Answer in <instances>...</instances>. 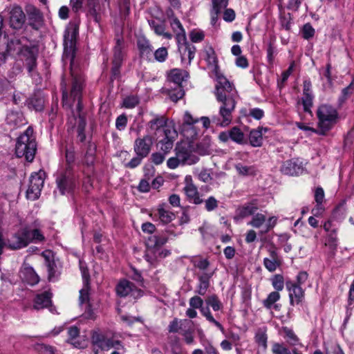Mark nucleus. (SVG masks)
Instances as JSON below:
<instances>
[{"instance_id": "17", "label": "nucleus", "mask_w": 354, "mask_h": 354, "mask_svg": "<svg viewBox=\"0 0 354 354\" xmlns=\"http://www.w3.org/2000/svg\"><path fill=\"white\" fill-rule=\"evenodd\" d=\"M9 22L12 28L15 30L21 29L26 19V15L21 8L18 6H13L10 10Z\"/></svg>"}, {"instance_id": "64", "label": "nucleus", "mask_w": 354, "mask_h": 354, "mask_svg": "<svg viewBox=\"0 0 354 354\" xmlns=\"http://www.w3.org/2000/svg\"><path fill=\"white\" fill-rule=\"evenodd\" d=\"M189 37L192 42L198 43L204 39L205 34L202 30H194L190 32Z\"/></svg>"}, {"instance_id": "21", "label": "nucleus", "mask_w": 354, "mask_h": 354, "mask_svg": "<svg viewBox=\"0 0 354 354\" xmlns=\"http://www.w3.org/2000/svg\"><path fill=\"white\" fill-rule=\"evenodd\" d=\"M137 47L139 55L142 59L153 62V49L150 41L145 37H140L137 40Z\"/></svg>"}, {"instance_id": "29", "label": "nucleus", "mask_w": 354, "mask_h": 354, "mask_svg": "<svg viewBox=\"0 0 354 354\" xmlns=\"http://www.w3.org/2000/svg\"><path fill=\"white\" fill-rule=\"evenodd\" d=\"M180 54L181 63L184 66H189L194 58L196 48L193 44L182 45L178 48Z\"/></svg>"}, {"instance_id": "52", "label": "nucleus", "mask_w": 354, "mask_h": 354, "mask_svg": "<svg viewBox=\"0 0 354 354\" xmlns=\"http://www.w3.org/2000/svg\"><path fill=\"white\" fill-rule=\"evenodd\" d=\"M266 221V217L261 213H256L253 215L252 220L248 223L255 228H260Z\"/></svg>"}, {"instance_id": "2", "label": "nucleus", "mask_w": 354, "mask_h": 354, "mask_svg": "<svg viewBox=\"0 0 354 354\" xmlns=\"http://www.w3.org/2000/svg\"><path fill=\"white\" fill-rule=\"evenodd\" d=\"M216 80L214 94L221 106L218 115L212 116V120L215 125L225 127L232 122L237 92L234 85L222 74L216 76Z\"/></svg>"}, {"instance_id": "59", "label": "nucleus", "mask_w": 354, "mask_h": 354, "mask_svg": "<svg viewBox=\"0 0 354 354\" xmlns=\"http://www.w3.org/2000/svg\"><path fill=\"white\" fill-rule=\"evenodd\" d=\"M139 104V99L137 96L130 95L124 99L123 106L127 109H133Z\"/></svg>"}, {"instance_id": "57", "label": "nucleus", "mask_w": 354, "mask_h": 354, "mask_svg": "<svg viewBox=\"0 0 354 354\" xmlns=\"http://www.w3.org/2000/svg\"><path fill=\"white\" fill-rule=\"evenodd\" d=\"M203 202L205 203V208L207 212L214 211L218 206V201L212 196L208 197Z\"/></svg>"}, {"instance_id": "38", "label": "nucleus", "mask_w": 354, "mask_h": 354, "mask_svg": "<svg viewBox=\"0 0 354 354\" xmlns=\"http://www.w3.org/2000/svg\"><path fill=\"white\" fill-rule=\"evenodd\" d=\"M96 151V145L95 143L89 142L87 146V149L84 156V163L91 169L93 173V165L95 162V156Z\"/></svg>"}, {"instance_id": "1", "label": "nucleus", "mask_w": 354, "mask_h": 354, "mask_svg": "<svg viewBox=\"0 0 354 354\" xmlns=\"http://www.w3.org/2000/svg\"><path fill=\"white\" fill-rule=\"evenodd\" d=\"M78 30L79 27L76 24L70 23L64 31L62 62L64 66L69 64L72 85L68 92L63 80L61 88L63 107L70 111L68 113V123L73 127H76L77 138L82 143L86 140V114L82 112V102L84 78L80 60L75 55Z\"/></svg>"}, {"instance_id": "7", "label": "nucleus", "mask_w": 354, "mask_h": 354, "mask_svg": "<svg viewBox=\"0 0 354 354\" xmlns=\"http://www.w3.org/2000/svg\"><path fill=\"white\" fill-rule=\"evenodd\" d=\"M115 41V44L112 50L113 57L111 69V78L112 80L120 77V68L127 56V50L123 38L120 36H117Z\"/></svg>"}, {"instance_id": "12", "label": "nucleus", "mask_w": 354, "mask_h": 354, "mask_svg": "<svg viewBox=\"0 0 354 354\" xmlns=\"http://www.w3.org/2000/svg\"><path fill=\"white\" fill-rule=\"evenodd\" d=\"M178 136L174 127H165L164 138L159 141L160 150L167 154L174 147V142Z\"/></svg>"}, {"instance_id": "58", "label": "nucleus", "mask_w": 354, "mask_h": 354, "mask_svg": "<svg viewBox=\"0 0 354 354\" xmlns=\"http://www.w3.org/2000/svg\"><path fill=\"white\" fill-rule=\"evenodd\" d=\"M65 158L66 162V167L73 169V164L75 162V153L73 148H67L65 151Z\"/></svg>"}, {"instance_id": "10", "label": "nucleus", "mask_w": 354, "mask_h": 354, "mask_svg": "<svg viewBox=\"0 0 354 354\" xmlns=\"http://www.w3.org/2000/svg\"><path fill=\"white\" fill-rule=\"evenodd\" d=\"M44 175L45 174L42 171L31 174L28 188L26 191L28 199L35 201L39 197L44 183Z\"/></svg>"}, {"instance_id": "60", "label": "nucleus", "mask_w": 354, "mask_h": 354, "mask_svg": "<svg viewBox=\"0 0 354 354\" xmlns=\"http://www.w3.org/2000/svg\"><path fill=\"white\" fill-rule=\"evenodd\" d=\"M315 32V29L313 28L310 24L307 23L304 25L301 30V34L304 39H309L313 37Z\"/></svg>"}, {"instance_id": "61", "label": "nucleus", "mask_w": 354, "mask_h": 354, "mask_svg": "<svg viewBox=\"0 0 354 354\" xmlns=\"http://www.w3.org/2000/svg\"><path fill=\"white\" fill-rule=\"evenodd\" d=\"M35 349L39 354H55V348L53 346L44 344L36 345Z\"/></svg>"}, {"instance_id": "9", "label": "nucleus", "mask_w": 354, "mask_h": 354, "mask_svg": "<svg viewBox=\"0 0 354 354\" xmlns=\"http://www.w3.org/2000/svg\"><path fill=\"white\" fill-rule=\"evenodd\" d=\"M174 151L175 155L181 160L182 165H192L199 160L198 156L195 154L194 147L191 142H177Z\"/></svg>"}, {"instance_id": "55", "label": "nucleus", "mask_w": 354, "mask_h": 354, "mask_svg": "<svg viewBox=\"0 0 354 354\" xmlns=\"http://www.w3.org/2000/svg\"><path fill=\"white\" fill-rule=\"evenodd\" d=\"M256 342L264 349L267 348L268 336L266 331L259 330L255 335Z\"/></svg>"}, {"instance_id": "31", "label": "nucleus", "mask_w": 354, "mask_h": 354, "mask_svg": "<svg viewBox=\"0 0 354 354\" xmlns=\"http://www.w3.org/2000/svg\"><path fill=\"white\" fill-rule=\"evenodd\" d=\"M27 14L30 26L34 29H39L43 21V16L41 12L35 7H30L27 10Z\"/></svg>"}, {"instance_id": "53", "label": "nucleus", "mask_w": 354, "mask_h": 354, "mask_svg": "<svg viewBox=\"0 0 354 354\" xmlns=\"http://www.w3.org/2000/svg\"><path fill=\"white\" fill-rule=\"evenodd\" d=\"M168 57V51L165 47H160L153 52V61L164 62Z\"/></svg>"}, {"instance_id": "35", "label": "nucleus", "mask_w": 354, "mask_h": 354, "mask_svg": "<svg viewBox=\"0 0 354 354\" xmlns=\"http://www.w3.org/2000/svg\"><path fill=\"white\" fill-rule=\"evenodd\" d=\"M195 152L198 153L201 156L209 155L212 153V140L209 136H205L200 142L196 145Z\"/></svg>"}, {"instance_id": "47", "label": "nucleus", "mask_w": 354, "mask_h": 354, "mask_svg": "<svg viewBox=\"0 0 354 354\" xmlns=\"http://www.w3.org/2000/svg\"><path fill=\"white\" fill-rule=\"evenodd\" d=\"M80 334V329L75 326H71L68 329V339H67V342L71 343L76 348H80V343L77 341H75V339L78 337Z\"/></svg>"}, {"instance_id": "26", "label": "nucleus", "mask_w": 354, "mask_h": 354, "mask_svg": "<svg viewBox=\"0 0 354 354\" xmlns=\"http://www.w3.org/2000/svg\"><path fill=\"white\" fill-rule=\"evenodd\" d=\"M165 127H172L167 125L166 120L163 116L156 115L154 118L151 120L147 125V131L149 134L156 135L158 133L162 131L165 134Z\"/></svg>"}, {"instance_id": "23", "label": "nucleus", "mask_w": 354, "mask_h": 354, "mask_svg": "<svg viewBox=\"0 0 354 354\" xmlns=\"http://www.w3.org/2000/svg\"><path fill=\"white\" fill-rule=\"evenodd\" d=\"M205 60L207 63L208 68L211 70V72L215 77L221 75L219 70L218 58L214 48L211 46L207 47L205 49Z\"/></svg>"}, {"instance_id": "36", "label": "nucleus", "mask_w": 354, "mask_h": 354, "mask_svg": "<svg viewBox=\"0 0 354 354\" xmlns=\"http://www.w3.org/2000/svg\"><path fill=\"white\" fill-rule=\"evenodd\" d=\"M51 304V293L44 292L38 294L34 300V308L35 309H41L47 308Z\"/></svg>"}, {"instance_id": "33", "label": "nucleus", "mask_w": 354, "mask_h": 354, "mask_svg": "<svg viewBox=\"0 0 354 354\" xmlns=\"http://www.w3.org/2000/svg\"><path fill=\"white\" fill-rule=\"evenodd\" d=\"M267 128L258 127L250 131L249 141L253 147H259L263 144V132H267Z\"/></svg>"}, {"instance_id": "5", "label": "nucleus", "mask_w": 354, "mask_h": 354, "mask_svg": "<svg viewBox=\"0 0 354 354\" xmlns=\"http://www.w3.org/2000/svg\"><path fill=\"white\" fill-rule=\"evenodd\" d=\"M168 241V236L164 233H158L150 235L146 239V252L145 259L150 264L155 263L159 258H165L170 252L162 249V246Z\"/></svg>"}, {"instance_id": "18", "label": "nucleus", "mask_w": 354, "mask_h": 354, "mask_svg": "<svg viewBox=\"0 0 354 354\" xmlns=\"http://www.w3.org/2000/svg\"><path fill=\"white\" fill-rule=\"evenodd\" d=\"M45 102V95L43 91L37 90L26 100V104L30 110L41 111L44 108Z\"/></svg>"}, {"instance_id": "43", "label": "nucleus", "mask_w": 354, "mask_h": 354, "mask_svg": "<svg viewBox=\"0 0 354 354\" xmlns=\"http://www.w3.org/2000/svg\"><path fill=\"white\" fill-rule=\"evenodd\" d=\"M258 210V207L254 203H248L239 209V216L241 218H245L249 216H253Z\"/></svg>"}, {"instance_id": "30", "label": "nucleus", "mask_w": 354, "mask_h": 354, "mask_svg": "<svg viewBox=\"0 0 354 354\" xmlns=\"http://www.w3.org/2000/svg\"><path fill=\"white\" fill-rule=\"evenodd\" d=\"M28 245L25 229L15 233L9 240V247L17 250L24 248Z\"/></svg>"}, {"instance_id": "51", "label": "nucleus", "mask_w": 354, "mask_h": 354, "mask_svg": "<svg viewBox=\"0 0 354 354\" xmlns=\"http://www.w3.org/2000/svg\"><path fill=\"white\" fill-rule=\"evenodd\" d=\"M271 283L275 291L279 292L281 291L284 288V284L286 282L284 281V278L283 275L277 274H274L271 279Z\"/></svg>"}, {"instance_id": "22", "label": "nucleus", "mask_w": 354, "mask_h": 354, "mask_svg": "<svg viewBox=\"0 0 354 354\" xmlns=\"http://www.w3.org/2000/svg\"><path fill=\"white\" fill-rule=\"evenodd\" d=\"M44 258V264L47 268L48 279L50 281H55L59 274L57 271V265L53 260V256L51 252L46 251L42 253Z\"/></svg>"}, {"instance_id": "56", "label": "nucleus", "mask_w": 354, "mask_h": 354, "mask_svg": "<svg viewBox=\"0 0 354 354\" xmlns=\"http://www.w3.org/2000/svg\"><path fill=\"white\" fill-rule=\"evenodd\" d=\"M353 91L354 82H352L348 86L342 89L341 95L339 98L340 104L343 103L353 93Z\"/></svg>"}, {"instance_id": "6", "label": "nucleus", "mask_w": 354, "mask_h": 354, "mask_svg": "<svg viewBox=\"0 0 354 354\" xmlns=\"http://www.w3.org/2000/svg\"><path fill=\"white\" fill-rule=\"evenodd\" d=\"M317 127L319 134L324 135L337 123L338 113L329 104H322L317 110Z\"/></svg>"}, {"instance_id": "39", "label": "nucleus", "mask_w": 354, "mask_h": 354, "mask_svg": "<svg viewBox=\"0 0 354 354\" xmlns=\"http://www.w3.org/2000/svg\"><path fill=\"white\" fill-rule=\"evenodd\" d=\"M88 293L86 290L82 289L80 291V303L81 305H86L85 317L88 319H93V311L91 309V305L88 304Z\"/></svg>"}, {"instance_id": "16", "label": "nucleus", "mask_w": 354, "mask_h": 354, "mask_svg": "<svg viewBox=\"0 0 354 354\" xmlns=\"http://www.w3.org/2000/svg\"><path fill=\"white\" fill-rule=\"evenodd\" d=\"M280 171L285 175L298 176L302 174L304 167L298 159H291L283 162Z\"/></svg>"}, {"instance_id": "32", "label": "nucleus", "mask_w": 354, "mask_h": 354, "mask_svg": "<svg viewBox=\"0 0 354 354\" xmlns=\"http://www.w3.org/2000/svg\"><path fill=\"white\" fill-rule=\"evenodd\" d=\"M188 77V72L180 68L171 69L168 75V80L174 83L176 86H182V82L185 81Z\"/></svg>"}, {"instance_id": "40", "label": "nucleus", "mask_w": 354, "mask_h": 354, "mask_svg": "<svg viewBox=\"0 0 354 354\" xmlns=\"http://www.w3.org/2000/svg\"><path fill=\"white\" fill-rule=\"evenodd\" d=\"M26 239L28 241V243L29 244L30 242L39 243L41 242L44 240V236L41 233V232L38 229L30 230L28 227H24Z\"/></svg>"}, {"instance_id": "3", "label": "nucleus", "mask_w": 354, "mask_h": 354, "mask_svg": "<svg viewBox=\"0 0 354 354\" xmlns=\"http://www.w3.org/2000/svg\"><path fill=\"white\" fill-rule=\"evenodd\" d=\"M16 44L17 55L21 62H23L28 73L33 77L37 74V58L39 56V47L37 45H21L19 41L15 43L10 41L7 46V50L11 52L12 46Z\"/></svg>"}, {"instance_id": "11", "label": "nucleus", "mask_w": 354, "mask_h": 354, "mask_svg": "<svg viewBox=\"0 0 354 354\" xmlns=\"http://www.w3.org/2000/svg\"><path fill=\"white\" fill-rule=\"evenodd\" d=\"M117 294L121 297H129L137 299L142 296V291L138 288L133 283L127 280H122L116 286Z\"/></svg>"}, {"instance_id": "25", "label": "nucleus", "mask_w": 354, "mask_h": 354, "mask_svg": "<svg viewBox=\"0 0 354 354\" xmlns=\"http://www.w3.org/2000/svg\"><path fill=\"white\" fill-rule=\"evenodd\" d=\"M186 185L184 187L185 192L189 201L196 205L203 203V200L200 197L196 187L192 183V178L189 176L185 177Z\"/></svg>"}, {"instance_id": "20", "label": "nucleus", "mask_w": 354, "mask_h": 354, "mask_svg": "<svg viewBox=\"0 0 354 354\" xmlns=\"http://www.w3.org/2000/svg\"><path fill=\"white\" fill-rule=\"evenodd\" d=\"M153 220L159 221L162 224L171 222L175 215L173 212L165 208V204L159 205L157 209L150 214Z\"/></svg>"}, {"instance_id": "50", "label": "nucleus", "mask_w": 354, "mask_h": 354, "mask_svg": "<svg viewBox=\"0 0 354 354\" xmlns=\"http://www.w3.org/2000/svg\"><path fill=\"white\" fill-rule=\"evenodd\" d=\"M271 351L272 354H292L291 351L283 342H273Z\"/></svg>"}, {"instance_id": "44", "label": "nucleus", "mask_w": 354, "mask_h": 354, "mask_svg": "<svg viewBox=\"0 0 354 354\" xmlns=\"http://www.w3.org/2000/svg\"><path fill=\"white\" fill-rule=\"evenodd\" d=\"M337 229H332L331 232L327 234L325 240V245L331 250H335L337 247Z\"/></svg>"}, {"instance_id": "62", "label": "nucleus", "mask_w": 354, "mask_h": 354, "mask_svg": "<svg viewBox=\"0 0 354 354\" xmlns=\"http://www.w3.org/2000/svg\"><path fill=\"white\" fill-rule=\"evenodd\" d=\"M263 265L270 272H274L279 266L280 263L274 259L265 258L263 259Z\"/></svg>"}, {"instance_id": "37", "label": "nucleus", "mask_w": 354, "mask_h": 354, "mask_svg": "<svg viewBox=\"0 0 354 354\" xmlns=\"http://www.w3.org/2000/svg\"><path fill=\"white\" fill-rule=\"evenodd\" d=\"M281 298L279 292L277 291L271 292L266 299L263 301V305L267 309H274L278 310L280 308L279 304H275Z\"/></svg>"}, {"instance_id": "45", "label": "nucleus", "mask_w": 354, "mask_h": 354, "mask_svg": "<svg viewBox=\"0 0 354 354\" xmlns=\"http://www.w3.org/2000/svg\"><path fill=\"white\" fill-rule=\"evenodd\" d=\"M200 311L201 313V314L206 318V319L213 324L215 326H216L221 331H223L224 330V328L223 326H222V324L218 322V321H216L213 315H212L211 312H210V310L209 308V306L206 307V308H204L203 306H201V308H200Z\"/></svg>"}, {"instance_id": "34", "label": "nucleus", "mask_w": 354, "mask_h": 354, "mask_svg": "<svg viewBox=\"0 0 354 354\" xmlns=\"http://www.w3.org/2000/svg\"><path fill=\"white\" fill-rule=\"evenodd\" d=\"M148 23L151 28L157 35L162 36L167 39H171L173 37L172 34L165 31V25L162 21L151 19L149 20Z\"/></svg>"}, {"instance_id": "15", "label": "nucleus", "mask_w": 354, "mask_h": 354, "mask_svg": "<svg viewBox=\"0 0 354 354\" xmlns=\"http://www.w3.org/2000/svg\"><path fill=\"white\" fill-rule=\"evenodd\" d=\"M286 287L289 292L290 304L295 306L302 302L304 299V290L299 286L293 283L292 280H286Z\"/></svg>"}, {"instance_id": "41", "label": "nucleus", "mask_w": 354, "mask_h": 354, "mask_svg": "<svg viewBox=\"0 0 354 354\" xmlns=\"http://www.w3.org/2000/svg\"><path fill=\"white\" fill-rule=\"evenodd\" d=\"M281 331L284 333V337L286 339L287 343L290 346H295L301 344L299 337L296 335L292 329L287 326H283Z\"/></svg>"}, {"instance_id": "4", "label": "nucleus", "mask_w": 354, "mask_h": 354, "mask_svg": "<svg viewBox=\"0 0 354 354\" xmlns=\"http://www.w3.org/2000/svg\"><path fill=\"white\" fill-rule=\"evenodd\" d=\"M37 151V142L34 130L29 126L17 139L15 153L19 158H24L29 162L33 161Z\"/></svg>"}, {"instance_id": "8", "label": "nucleus", "mask_w": 354, "mask_h": 354, "mask_svg": "<svg viewBox=\"0 0 354 354\" xmlns=\"http://www.w3.org/2000/svg\"><path fill=\"white\" fill-rule=\"evenodd\" d=\"M56 183L62 194L71 193L78 185V175L73 169L66 167L57 177Z\"/></svg>"}, {"instance_id": "48", "label": "nucleus", "mask_w": 354, "mask_h": 354, "mask_svg": "<svg viewBox=\"0 0 354 354\" xmlns=\"http://www.w3.org/2000/svg\"><path fill=\"white\" fill-rule=\"evenodd\" d=\"M234 168L237 173L243 176H253L255 174V169L252 166H246L241 163H237L234 165Z\"/></svg>"}, {"instance_id": "54", "label": "nucleus", "mask_w": 354, "mask_h": 354, "mask_svg": "<svg viewBox=\"0 0 354 354\" xmlns=\"http://www.w3.org/2000/svg\"><path fill=\"white\" fill-rule=\"evenodd\" d=\"M302 104L304 107V111L306 113H308L310 114L312 113L311 107L313 106V95L306 93L303 94V97L301 98Z\"/></svg>"}, {"instance_id": "27", "label": "nucleus", "mask_w": 354, "mask_h": 354, "mask_svg": "<svg viewBox=\"0 0 354 354\" xmlns=\"http://www.w3.org/2000/svg\"><path fill=\"white\" fill-rule=\"evenodd\" d=\"M214 272H203L197 274V279L198 283L196 286V292L201 296L206 294L209 286L210 279L212 277Z\"/></svg>"}, {"instance_id": "28", "label": "nucleus", "mask_w": 354, "mask_h": 354, "mask_svg": "<svg viewBox=\"0 0 354 354\" xmlns=\"http://www.w3.org/2000/svg\"><path fill=\"white\" fill-rule=\"evenodd\" d=\"M20 277L24 281L31 286L38 283L39 281V277L33 268L26 263H24L21 268Z\"/></svg>"}, {"instance_id": "63", "label": "nucleus", "mask_w": 354, "mask_h": 354, "mask_svg": "<svg viewBox=\"0 0 354 354\" xmlns=\"http://www.w3.org/2000/svg\"><path fill=\"white\" fill-rule=\"evenodd\" d=\"M127 117L125 114L120 115L115 120V128L118 131H123L127 125Z\"/></svg>"}, {"instance_id": "46", "label": "nucleus", "mask_w": 354, "mask_h": 354, "mask_svg": "<svg viewBox=\"0 0 354 354\" xmlns=\"http://www.w3.org/2000/svg\"><path fill=\"white\" fill-rule=\"evenodd\" d=\"M205 303L208 306L212 307L214 311H218L223 307L218 297L215 294L208 296L205 299Z\"/></svg>"}, {"instance_id": "24", "label": "nucleus", "mask_w": 354, "mask_h": 354, "mask_svg": "<svg viewBox=\"0 0 354 354\" xmlns=\"http://www.w3.org/2000/svg\"><path fill=\"white\" fill-rule=\"evenodd\" d=\"M6 121L12 129L19 128L28 123L24 113L20 111H10L6 115Z\"/></svg>"}, {"instance_id": "13", "label": "nucleus", "mask_w": 354, "mask_h": 354, "mask_svg": "<svg viewBox=\"0 0 354 354\" xmlns=\"http://www.w3.org/2000/svg\"><path fill=\"white\" fill-rule=\"evenodd\" d=\"M152 145V136L148 134L135 140L133 149L136 155L145 158L150 153Z\"/></svg>"}, {"instance_id": "14", "label": "nucleus", "mask_w": 354, "mask_h": 354, "mask_svg": "<svg viewBox=\"0 0 354 354\" xmlns=\"http://www.w3.org/2000/svg\"><path fill=\"white\" fill-rule=\"evenodd\" d=\"M198 122V119L193 118L188 111L185 113L181 131L185 138L192 139L198 135V132L194 126Z\"/></svg>"}, {"instance_id": "49", "label": "nucleus", "mask_w": 354, "mask_h": 354, "mask_svg": "<svg viewBox=\"0 0 354 354\" xmlns=\"http://www.w3.org/2000/svg\"><path fill=\"white\" fill-rule=\"evenodd\" d=\"M191 263L194 267L203 272H207V270L209 266V261L207 259L202 257H194L191 260Z\"/></svg>"}, {"instance_id": "19", "label": "nucleus", "mask_w": 354, "mask_h": 354, "mask_svg": "<svg viewBox=\"0 0 354 354\" xmlns=\"http://www.w3.org/2000/svg\"><path fill=\"white\" fill-rule=\"evenodd\" d=\"M91 342L93 346L102 351H109L114 347L113 339L106 338L105 335L98 331H93L91 333Z\"/></svg>"}, {"instance_id": "42", "label": "nucleus", "mask_w": 354, "mask_h": 354, "mask_svg": "<svg viewBox=\"0 0 354 354\" xmlns=\"http://www.w3.org/2000/svg\"><path fill=\"white\" fill-rule=\"evenodd\" d=\"M230 138L239 145L246 143L243 132L236 127H234L230 130Z\"/></svg>"}]
</instances>
